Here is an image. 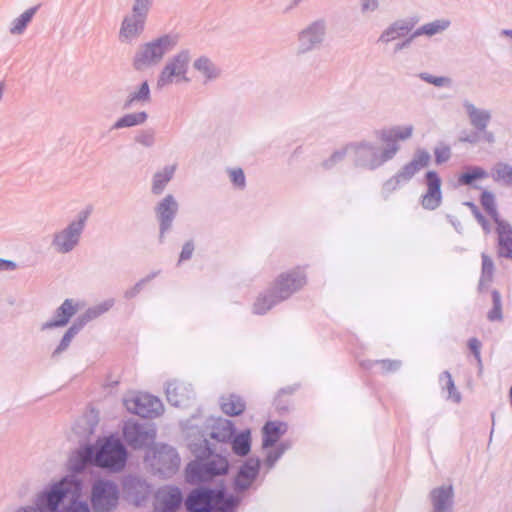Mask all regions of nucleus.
Masks as SVG:
<instances>
[{
    "mask_svg": "<svg viewBox=\"0 0 512 512\" xmlns=\"http://www.w3.org/2000/svg\"><path fill=\"white\" fill-rule=\"evenodd\" d=\"M127 461V450L122 442L113 436L99 439L95 445H86L79 449L69 459V467L75 472H81L87 464L120 472Z\"/></svg>",
    "mask_w": 512,
    "mask_h": 512,
    "instance_id": "nucleus-1",
    "label": "nucleus"
},
{
    "mask_svg": "<svg viewBox=\"0 0 512 512\" xmlns=\"http://www.w3.org/2000/svg\"><path fill=\"white\" fill-rule=\"evenodd\" d=\"M215 451L216 448L212 447L207 439H203L200 444H192V452L198 460L187 466L186 473L189 481H208L228 471L227 459L214 454Z\"/></svg>",
    "mask_w": 512,
    "mask_h": 512,
    "instance_id": "nucleus-2",
    "label": "nucleus"
},
{
    "mask_svg": "<svg viewBox=\"0 0 512 512\" xmlns=\"http://www.w3.org/2000/svg\"><path fill=\"white\" fill-rule=\"evenodd\" d=\"M178 42V34H164L139 45L132 58L134 70L143 72L159 65Z\"/></svg>",
    "mask_w": 512,
    "mask_h": 512,
    "instance_id": "nucleus-3",
    "label": "nucleus"
},
{
    "mask_svg": "<svg viewBox=\"0 0 512 512\" xmlns=\"http://www.w3.org/2000/svg\"><path fill=\"white\" fill-rule=\"evenodd\" d=\"M349 147L354 166L369 171L380 168L398 153L394 144L380 147L369 140L349 143Z\"/></svg>",
    "mask_w": 512,
    "mask_h": 512,
    "instance_id": "nucleus-4",
    "label": "nucleus"
},
{
    "mask_svg": "<svg viewBox=\"0 0 512 512\" xmlns=\"http://www.w3.org/2000/svg\"><path fill=\"white\" fill-rule=\"evenodd\" d=\"M238 503L233 496L225 498L220 490L199 488L188 495L185 505L190 512H234Z\"/></svg>",
    "mask_w": 512,
    "mask_h": 512,
    "instance_id": "nucleus-5",
    "label": "nucleus"
},
{
    "mask_svg": "<svg viewBox=\"0 0 512 512\" xmlns=\"http://www.w3.org/2000/svg\"><path fill=\"white\" fill-rule=\"evenodd\" d=\"M79 491V483L72 478L65 477L39 493L35 505L40 512H57L59 505L65 499L72 502L78 496Z\"/></svg>",
    "mask_w": 512,
    "mask_h": 512,
    "instance_id": "nucleus-6",
    "label": "nucleus"
},
{
    "mask_svg": "<svg viewBox=\"0 0 512 512\" xmlns=\"http://www.w3.org/2000/svg\"><path fill=\"white\" fill-rule=\"evenodd\" d=\"M430 160L431 155L427 150L416 149L412 159L384 181L381 187L382 197L388 199L394 192L408 184L417 173L429 165Z\"/></svg>",
    "mask_w": 512,
    "mask_h": 512,
    "instance_id": "nucleus-7",
    "label": "nucleus"
},
{
    "mask_svg": "<svg viewBox=\"0 0 512 512\" xmlns=\"http://www.w3.org/2000/svg\"><path fill=\"white\" fill-rule=\"evenodd\" d=\"M89 215V210H82L66 227L53 233L50 247L55 253H71L80 244Z\"/></svg>",
    "mask_w": 512,
    "mask_h": 512,
    "instance_id": "nucleus-8",
    "label": "nucleus"
},
{
    "mask_svg": "<svg viewBox=\"0 0 512 512\" xmlns=\"http://www.w3.org/2000/svg\"><path fill=\"white\" fill-rule=\"evenodd\" d=\"M190 61L191 55L187 49L168 58L157 77V89H163L172 84L188 83L187 72Z\"/></svg>",
    "mask_w": 512,
    "mask_h": 512,
    "instance_id": "nucleus-9",
    "label": "nucleus"
},
{
    "mask_svg": "<svg viewBox=\"0 0 512 512\" xmlns=\"http://www.w3.org/2000/svg\"><path fill=\"white\" fill-rule=\"evenodd\" d=\"M146 460L152 468L163 477L173 475L180 464V458L172 446L167 444H156L148 453Z\"/></svg>",
    "mask_w": 512,
    "mask_h": 512,
    "instance_id": "nucleus-10",
    "label": "nucleus"
},
{
    "mask_svg": "<svg viewBox=\"0 0 512 512\" xmlns=\"http://www.w3.org/2000/svg\"><path fill=\"white\" fill-rule=\"evenodd\" d=\"M119 500L118 486L110 480H97L91 491V503L96 512H110Z\"/></svg>",
    "mask_w": 512,
    "mask_h": 512,
    "instance_id": "nucleus-11",
    "label": "nucleus"
},
{
    "mask_svg": "<svg viewBox=\"0 0 512 512\" xmlns=\"http://www.w3.org/2000/svg\"><path fill=\"white\" fill-rule=\"evenodd\" d=\"M126 409L143 418H154L163 411V404L155 396L146 393H131L124 398Z\"/></svg>",
    "mask_w": 512,
    "mask_h": 512,
    "instance_id": "nucleus-12",
    "label": "nucleus"
},
{
    "mask_svg": "<svg viewBox=\"0 0 512 512\" xmlns=\"http://www.w3.org/2000/svg\"><path fill=\"white\" fill-rule=\"evenodd\" d=\"M179 204L172 194L166 195L154 208L159 223V241L163 243L165 234L172 229L173 221L178 213Z\"/></svg>",
    "mask_w": 512,
    "mask_h": 512,
    "instance_id": "nucleus-13",
    "label": "nucleus"
},
{
    "mask_svg": "<svg viewBox=\"0 0 512 512\" xmlns=\"http://www.w3.org/2000/svg\"><path fill=\"white\" fill-rule=\"evenodd\" d=\"M306 284V275L300 269L280 275L271 287L280 302L288 299L293 293Z\"/></svg>",
    "mask_w": 512,
    "mask_h": 512,
    "instance_id": "nucleus-14",
    "label": "nucleus"
},
{
    "mask_svg": "<svg viewBox=\"0 0 512 512\" xmlns=\"http://www.w3.org/2000/svg\"><path fill=\"white\" fill-rule=\"evenodd\" d=\"M123 436L129 446L138 449L153 442L155 431L146 424L127 421L123 427Z\"/></svg>",
    "mask_w": 512,
    "mask_h": 512,
    "instance_id": "nucleus-15",
    "label": "nucleus"
},
{
    "mask_svg": "<svg viewBox=\"0 0 512 512\" xmlns=\"http://www.w3.org/2000/svg\"><path fill=\"white\" fill-rule=\"evenodd\" d=\"M417 23L413 18H401L393 21L386 26L380 33L377 42L380 45L387 46L388 44L406 37L415 27Z\"/></svg>",
    "mask_w": 512,
    "mask_h": 512,
    "instance_id": "nucleus-16",
    "label": "nucleus"
},
{
    "mask_svg": "<svg viewBox=\"0 0 512 512\" xmlns=\"http://www.w3.org/2000/svg\"><path fill=\"white\" fill-rule=\"evenodd\" d=\"M146 20V17L132 12L125 15L119 29L120 42L131 44L136 41L144 32Z\"/></svg>",
    "mask_w": 512,
    "mask_h": 512,
    "instance_id": "nucleus-17",
    "label": "nucleus"
},
{
    "mask_svg": "<svg viewBox=\"0 0 512 512\" xmlns=\"http://www.w3.org/2000/svg\"><path fill=\"white\" fill-rule=\"evenodd\" d=\"M426 192L421 197V205L426 210H435L442 203V181L435 171L425 175Z\"/></svg>",
    "mask_w": 512,
    "mask_h": 512,
    "instance_id": "nucleus-18",
    "label": "nucleus"
},
{
    "mask_svg": "<svg viewBox=\"0 0 512 512\" xmlns=\"http://www.w3.org/2000/svg\"><path fill=\"white\" fill-rule=\"evenodd\" d=\"M183 497L179 488L165 486L155 495V509L158 512H174L182 503Z\"/></svg>",
    "mask_w": 512,
    "mask_h": 512,
    "instance_id": "nucleus-19",
    "label": "nucleus"
},
{
    "mask_svg": "<svg viewBox=\"0 0 512 512\" xmlns=\"http://www.w3.org/2000/svg\"><path fill=\"white\" fill-rule=\"evenodd\" d=\"M320 45V22L314 21L298 34L296 54L304 56Z\"/></svg>",
    "mask_w": 512,
    "mask_h": 512,
    "instance_id": "nucleus-20",
    "label": "nucleus"
},
{
    "mask_svg": "<svg viewBox=\"0 0 512 512\" xmlns=\"http://www.w3.org/2000/svg\"><path fill=\"white\" fill-rule=\"evenodd\" d=\"M260 468V460L250 457L240 467L235 478V489L237 491L247 490L258 476Z\"/></svg>",
    "mask_w": 512,
    "mask_h": 512,
    "instance_id": "nucleus-21",
    "label": "nucleus"
},
{
    "mask_svg": "<svg viewBox=\"0 0 512 512\" xmlns=\"http://www.w3.org/2000/svg\"><path fill=\"white\" fill-rule=\"evenodd\" d=\"M462 106L473 128L479 132H485L492 119L489 109L478 108L470 100H464Z\"/></svg>",
    "mask_w": 512,
    "mask_h": 512,
    "instance_id": "nucleus-22",
    "label": "nucleus"
},
{
    "mask_svg": "<svg viewBox=\"0 0 512 512\" xmlns=\"http://www.w3.org/2000/svg\"><path fill=\"white\" fill-rule=\"evenodd\" d=\"M497 234V253L499 257L512 259V226L501 219L494 222Z\"/></svg>",
    "mask_w": 512,
    "mask_h": 512,
    "instance_id": "nucleus-23",
    "label": "nucleus"
},
{
    "mask_svg": "<svg viewBox=\"0 0 512 512\" xmlns=\"http://www.w3.org/2000/svg\"><path fill=\"white\" fill-rule=\"evenodd\" d=\"M166 396L169 403L176 407L187 406L194 397L191 385L183 382H170L166 388Z\"/></svg>",
    "mask_w": 512,
    "mask_h": 512,
    "instance_id": "nucleus-24",
    "label": "nucleus"
},
{
    "mask_svg": "<svg viewBox=\"0 0 512 512\" xmlns=\"http://www.w3.org/2000/svg\"><path fill=\"white\" fill-rule=\"evenodd\" d=\"M78 304L73 299H66L60 307L55 311L54 317L42 324L41 330L45 331L48 329L63 327L69 320L77 313Z\"/></svg>",
    "mask_w": 512,
    "mask_h": 512,
    "instance_id": "nucleus-25",
    "label": "nucleus"
},
{
    "mask_svg": "<svg viewBox=\"0 0 512 512\" xmlns=\"http://www.w3.org/2000/svg\"><path fill=\"white\" fill-rule=\"evenodd\" d=\"M454 491L451 485H443L430 492L433 512H452Z\"/></svg>",
    "mask_w": 512,
    "mask_h": 512,
    "instance_id": "nucleus-26",
    "label": "nucleus"
},
{
    "mask_svg": "<svg viewBox=\"0 0 512 512\" xmlns=\"http://www.w3.org/2000/svg\"><path fill=\"white\" fill-rule=\"evenodd\" d=\"M414 131L413 125H403V126H394L390 129H384L380 131L379 137L385 145L394 144L398 151L400 150V145L397 141H405L412 137Z\"/></svg>",
    "mask_w": 512,
    "mask_h": 512,
    "instance_id": "nucleus-27",
    "label": "nucleus"
},
{
    "mask_svg": "<svg viewBox=\"0 0 512 512\" xmlns=\"http://www.w3.org/2000/svg\"><path fill=\"white\" fill-rule=\"evenodd\" d=\"M288 426L284 422L280 421H268L263 431V448H270L280 439L282 435L287 432Z\"/></svg>",
    "mask_w": 512,
    "mask_h": 512,
    "instance_id": "nucleus-28",
    "label": "nucleus"
},
{
    "mask_svg": "<svg viewBox=\"0 0 512 512\" xmlns=\"http://www.w3.org/2000/svg\"><path fill=\"white\" fill-rule=\"evenodd\" d=\"M234 434L233 424L230 420L218 418L211 425L209 436L217 442L225 443L229 441Z\"/></svg>",
    "mask_w": 512,
    "mask_h": 512,
    "instance_id": "nucleus-29",
    "label": "nucleus"
},
{
    "mask_svg": "<svg viewBox=\"0 0 512 512\" xmlns=\"http://www.w3.org/2000/svg\"><path fill=\"white\" fill-rule=\"evenodd\" d=\"M451 26V21L447 18L435 19L425 23L415 30V36L433 37L444 33Z\"/></svg>",
    "mask_w": 512,
    "mask_h": 512,
    "instance_id": "nucleus-30",
    "label": "nucleus"
},
{
    "mask_svg": "<svg viewBox=\"0 0 512 512\" xmlns=\"http://www.w3.org/2000/svg\"><path fill=\"white\" fill-rule=\"evenodd\" d=\"M114 305L113 299L105 300L93 307L88 308L84 314L77 318L75 323L82 329L88 322L98 318L110 310Z\"/></svg>",
    "mask_w": 512,
    "mask_h": 512,
    "instance_id": "nucleus-31",
    "label": "nucleus"
},
{
    "mask_svg": "<svg viewBox=\"0 0 512 512\" xmlns=\"http://www.w3.org/2000/svg\"><path fill=\"white\" fill-rule=\"evenodd\" d=\"M175 169V165L165 166L153 175L151 191L154 195H160L164 191L166 185L172 179Z\"/></svg>",
    "mask_w": 512,
    "mask_h": 512,
    "instance_id": "nucleus-32",
    "label": "nucleus"
},
{
    "mask_svg": "<svg viewBox=\"0 0 512 512\" xmlns=\"http://www.w3.org/2000/svg\"><path fill=\"white\" fill-rule=\"evenodd\" d=\"M489 177L495 183L512 185V165L502 161L496 162L489 172Z\"/></svg>",
    "mask_w": 512,
    "mask_h": 512,
    "instance_id": "nucleus-33",
    "label": "nucleus"
},
{
    "mask_svg": "<svg viewBox=\"0 0 512 512\" xmlns=\"http://www.w3.org/2000/svg\"><path fill=\"white\" fill-rule=\"evenodd\" d=\"M193 67L204 76L206 81L215 80L221 74L220 68L205 56L196 59L193 63Z\"/></svg>",
    "mask_w": 512,
    "mask_h": 512,
    "instance_id": "nucleus-34",
    "label": "nucleus"
},
{
    "mask_svg": "<svg viewBox=\"0 0 512 512\" xmlns=\"http://www.w3.org/2000/svg\"><path fill=\"white\" fill-rule=\"evenodd\" d=\"M279 303L280 300L275 297V293L272 288H270L256 298L253 304V313L263 315Z\"/></svg>",
    "mask_w": 512,
    "mask_h": 512,
    "instance_id": "nucleus-35",
    "label": "nucleus"
},
{
    "mask_svg": "<svg viewBox=\"0 0 512 512\" xmlns=\"http://www.w3.org/2000/svg\"><path fill=\"white\" fill-rule=\"evenodd\" d=\"M245 407V402L238 395L230 394L221 398V409L226 415H240L245 410Z\"/></svg>",
    "mask_w": 512,
    "mask_h": 512,
    "instance_id": "nucleus-36",
    "label": "nucleus"
},
{
    "mask_svg": "<svg viewBox=\"0 0 512 512\" xmlns=\"http://www.w3.org/2000/svg\"><path fill=\"white\" fill-rule=\"evenodd\" d=\"M147 118L148 115L144 111L125 114L114 122V124L111 126V130H119L123 128L138 126L145 123Z\"/></svg>",
    "mask_w": 512,
    "mask_h": 512,
    "instance_id": "nucleus-37",
    "label": "nucleus"
},
{
    "mask_svg": "<svg viewBox=\"0 0 512 512\" xmlns=\"http://www.w3.org/2000/svg\"><path fill=\"white\" fill-rule=\"evenodd\" d=\"M489 177V172L480 166H469L466 171L458 177V183L465 186H473L475 181L484 180Z\"/></svg>",
    "mask_w": 512,
    "mask_h": 512,
    "instance_id": "nucleus-38",
    "label": "nucleus"
},
{
    "mask_svg": "<svg viewBox=\"0 0 512 512\" xmlns=\"http://www.w3.org/2000/svg\"><path fill=\"white\" fill-rule=\"evenodd\" d=\"M150 87L147 81H144L140 84V86L133 91H131L125 102L124 107L130 108L137 103H147L150 101Z\"/></svg>",
    "mask_w": 512,
    "mask_h": 512,
    "instance_id": "nucleus-39",
    "label": "nucleus"
},
{
    "mask_svg": "<svg viewBox=\"0 0 512 512\" xmlns=\"http://www.w3.org/2000/svg\"><path fill=\"white\" fill-rule=\"evenodd\" d=\"M479 201L482 208L491 217L493 222L502 219L497 208L496 197L492 191L484 189L480 195Z\"/></svg>",
    "mask_w": 512,
    "mask_h": 512,
    "instance_id": "nucleus-40",
    "label": "nucleus"
},
{
    "mask_svg": "<svg viewBox=\"0 0 512 512\" xmlns=\"http://www.w3.org/2000/svg\"><path fill=\"white\" fill-rule=\"evenodd\" d=\"M348 152H350L349 144L335 148L324 160H322V169L331 170L337 167L344 161Z\"/></svg>",
    "mask_w": 512,
    "mask_h": 512,
    "instance_id": "nucleus-41",
    "label": "nucleus"
},
{
    "mask_svg": "<svg viewBox=\"0 0 512 512\" xmlns=\"http://www.w3.org/2000/svg\"><path fill=\"white\" fill-rule=\"evenodd\" d=\"M38 7H32L24 11L19 17L15 18L9 29L12 35H21L24 33L27 25L31 22L33 16L35 15Z\"/></svg>",
    "mask_w": 512,
    "mask_h": 512,
    "instance_id": "nucleus-42",
    "label": "nucleus"
},
{
    "mask_svg": "<svg viewBox=\"0 0 512 512\" xmlns=\"http://www.w3.org/2000/svg\"><path fill=\"white\" fill-rule=\"evenodd\" d=\"M232 450L239 456H245L251 448L250 430H245L235 436L231 442Z\"/></svg>",
    "mask_w": 512,
    "mask_h": 512,
    "instance_id": "nucleus-43",
    "label": "nucleus"
},
{
    "mask_svg": "<svg viewBox=\"0 0 512 512\" xmlns=\"http://www.w3.org/2000/svg\"><path fill=\"white\" fill-rule=\"evenodd\" d=\"M82 329L74 322L70 328L63 335L59 345L53 351L52 357H56L60 355L62 352L68 349L72 339L81 331Z\"/></svg>",
    "mask_w": 512,
    "mask_h": 512,
    "instance_id": "nucleus-44",
    "label": "nucleus"
},
{
    "mask_svg": "<svg viewBox=\"0 0 512 512\" xmlns=\"http://www.w3.org/2000/svg\"><path fill=\"white\" fill-rule=\"evenodd\" d=\"M440 382L442 383L443 388L448 391V399H451L455 403H459L461 401V394L456 389L452 376L448 371H444L441 374Z\"/></svg>",
    "mask_w": 512,
    "mask_h": 512,
    "instance_id": "nucleus-45",
    "label": "nucleus"
},
{
    "mask_svg": "<svg viewBox=\"0 0 512 512\" xmlns=\"http://www.w3.org/2000/svg\"><path fill=\"white\" fill-rule=\"evenodd\" d=\"M492 302L493 307L488 312L487 318L490 321H500L502 320V299L501 295L497 290L492 291Z\"/></svg>",
    "mask_w": 512,
    "mask_h": 512,
    "instance_id": "nucleus-46",
    "label": "nucleus"
},
{
    "mask_svg": "<svg viewBox=\"0 0 512 512\" xmlns=\"http://www.w3.org/2000/svg\"><path fill=\"white\" fill-rule=\"evenodd\" d=\"M419 78L435 87H451L452 79L446 76H434L427 72L419 74Z\"/></svg>",
    "mask_w": 512,
    "mask_h": 512,
    "instance_id": "nucleus-47",
    "label": "nucleus"
},
{
    "mask_svg": "<svg viewBox=\"0 0 512 512\" xmlns=\"http://www.w3.org/2000/svg\"><path fill=\"white\" fill-rule=\"evenodd\" d=\"M288 448V444L281 443L275 449L269 450L264 460V465L271 469Z\"/></svg>",
    "mask_w": 512,
    "mask_h": 512,
    "instance_id": "nucleus-48",
    "label": "nucleus"
},
{
    "mask_svg": "<svg viewBox=\"0 0 512 512\" xmlns=\"http://www.w3.org/2000/svg\"><path fill=\"white\" fill-rule=\"evenodd\" d=\"M158 274H159V271H154V272H151L150 274H148L146 277L139 280L133 287H131L130 289L125 291V294H124L125 298L132 299V298L136 297L140 293V291L143 289V287L148 282L153 280L156 276H158Z\"/></svg>",
    "mask_w": 512,
    "mask_h": 512,
    "instance_id": "nucleus-49",
    "label": "nucleus"
},
{
    "mask_svg": "<svg viewBox=\"0 0 512 512\" xmlns=\"http://www.w3.org/2000/svg\"><path fill=\"white\" fill-rule=\"evenodd\" d=\"M482 275L480 283L490 282L494 273V263L493 260L485 253H482Z\"/></svg>",
    "mask_w": 512,
    "mask_h": 512,
    "instance_id": "nucleus-50",
    "label": "nucleus"
},
{
    "mask_svg": "<svg viewBox=\"0 0 512 512\" xmlns=\"http://www.w3.org/2000/svg\"><path fill=\"white\" fill-rule=\"evenodd\" d=\"M153 2L154 0H133L131 12L147 18Z\"/></svg>",
    "mask_w": 512,
    "mask_h": 512,
    "instance_id": "nucleus-51",
    "label": "nucleus"
},
{
    "mask_svg": "<svg viewBox=\"0 0 512 512\" xmlns=\"http://www.w3.org/2000/svg\"><path fill=\"white\" fill-rule=\"evenodd\" d=\"M434 155L437 164L445 163L451 157V149L448 145L440 143L435 147Z\"/></svg>",
    "mask_w": 512,
    "mask_h": 512,
    "instance_id": "nucleus-52",
    "label": "nucleus"
},
{
    "mask_svg": "<svg viewBox=\"0 0 512 512\" xmlns=\"http://www.w3.org/2000/svg\"><path fill=\"white\" fill-rule=\"evenodd\" d=\"M230 181L240 189H243L246 185L245 175L241 168H231L227 170Z\"/></svg>",
    "mask_w": 512,
    "mask_h": 512,
    "instance_id": "nucleus-53",
    "label": "nucleus"
},
{
    "mask_svg": "<svg viewBox=\"0 0 512 512\" xmlns=\"http://www.w3.org/2000/svg\"><path fill=\"white\" fill-rule=\"evenodd\" d=\"M376 364L380 365L381 369L385 373L395 372L400 369L402 363L400 360L383 359L376 361Z\"/></svg>",
    "mask_w": 512,
    "mask_h": 512,
    "instance_id": "nucleus-54",
    "label": "nucleus"
},
{
    "mask_svg": "<svg viewBox=\"0 0 512 512\" xmlns=\"http://www.w3.org/2000/svg\"><path fill=\"white\" fill-rule=\"evenodd\" d=\"M135 140L144 147H151L155 143L154 133L152 131H142L136 136Z\"/></svg>",
    "mask_w": 512,
    "mask_h": 512,
    "instance_id": "nucleus-55",
    "label": "nucleus"
},
{
    "mask_svg": "<svg viewBox=\"0 0 512 512\" xmlns=\"http://www.w3.org/2000/svg\"><path fill=\"white\" fill-rule=\"evenodd\" d=\"M379 8V0H360V9L363 15L373 13Z\"/></svg>",
    "mask_w": 512,
    "mask_h": 512,
    "instance_id": "nucleus-56",
    "label": "nucleus"
},
{
    "mask_svg": "<svg viewBox=\"0 0 512 512\" xmlns=\"http://www.w3.org/2000/svg\"><path fill=\"white\" fill-rule=\"evenodd\" d=\"M65 512H91L87 503L82 501H72Z\"/></svg>",
    "mask_w": 512,
    "mask_h": 512,
    "instance_id": "nucleus-57",
    "label": "nucleus"
},
{
    "mask_svg": "<svg viewBox=\"0 0 512 512\" xmlns=\"http://www.w3.org/2000/svg\"><path fill=\"white\" fill-rule=\"evenodd\" d=\"M193 251H194L193 242L187 241L182 247L179 261L189 260L192 257Z\"/></svg>",
    "mask_w": 512,
    "mask_h": 512,
    "instance_id": "nucleus-58",
    "label": "nucleus"
},
{
    "mask_svg": "<svg viewBox=\"0 0 512 512\" xmlns=\"http://www.w3.org/2000/svg\"><path fill=\"white\" fill-rule=\"evenodd\" d=\"M468 346H469L470 350L472 351L473 355L475 356V358L477 359V361L479 363H481V356H480L481 343H480V341L476 338H471L468 342Z\"/></svg>",
    "mask_w": 512,
    "mask_h": 512,
    "instance_id": "nucleus-59",
    "label": "nucleus"
},
{
    "mask_svg": "<svg viewBox=\"0 0 512 512\" xmlns=\"http://www.w3.org/2000/svg\"><path fill=\"white\" fill-rule=\"evenodd\" d=\"M17 268V264L12 260L0 258V271H13Z\"/></svg>",
    "mask_w": 512,
    "mask_h": 512,
    "instance_id": "nucleus-60",
    "label": "nucleus"
},
{
    "mask_svg": "<svg viewBox=\"0 0 512 512\" xmlns=\"http://www.w3.org/2000/svg\"><path fill=\"white\" fill-rule=\"evenodd\" d=\"M418 36H415V30L413 31V33H409L406 37H403L404 39L403 40H400L401 44L403 45L404 49H408L413 40L416 39Z\"/></svg>",
    "mask_w": 512,
    "mask_h": 512,
    "instance_id": "nucleus-61",
    "label": "nucleus"
},
{
    "mask_svg": "<svg viewBox=\"0 0 512 512\" xmlns=\"http://www.w3.org/2000/svg\"><path fill=\"white\" fill-rule=\"evenodd\" d=\"M465 205L470 208L474 217H476L481 212L473 202H465Z\"/></svg>",
    "mask_w": 512,
    "mask_h": 512,
    "instance_id": "nucleus-62",
    "label": "nucleus"
},
{
    "mask_svg": "<svg viewBox=\"0 0 512 512\" xmlns=\"http://www.w3.org/2000/svg\"><path fill=\"white\" fill-rule=\"evenodd\" d=\"M479 225L482 227L486 234H489L492 231V226L487 219H485L484 222L480 223Z\"/></svg>",
    "mask_w": 512,
    "mask_h": 512,
    "instance_id": "nucleus-63",
    "label": "nucleus"
},
{
    "mask_svg": "<svg viewBox=\"0 0 512 512\" xmlns=\"http://www.w3.org/2000/svg\"><path fill=\"white\" fill-rule=\"evenodd\" d=\"M303 0H292L290 4L285 8L284 12L287 13L297 7Z\"/></svg>",
    "mask_w": 512,
    "mask_h": 512,
    "instance_id": "nucleus-64",
    "label": "nucleus"
}]
</instances>
